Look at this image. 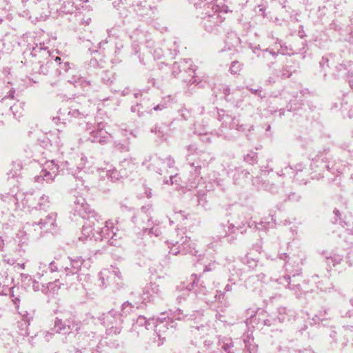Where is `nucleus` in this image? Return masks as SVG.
Masks as SVG:
<instances>
[{
	"instance_id": "f257e3e1",
	"label": "nucleus",
	"mask_w": 353,
	"mask_h": 353,
	"mask_svg": "<svg viewBox=\"0 0 353 353\" xmlns=\"http://www.w3.org/2000/svg\"><path fill=\"white\" fill-rule=\"evenodd\" d=\"M97 222L96 220H90L85 223L82 228V236L79 239L82 241L90 239L95 241L107 240L110 245L117 246L119 245V240L121 236L117 234L119 231L117 227V223L109 220L105 222L104 224L101 223L103 226L99 225L100 221Z\"/></svg>"
},
{
	"instance_id": "f03ea898",
	"label": "nucleus",
	"mask_w": 353,
	"mask_h": 353,
	"mask_svg": "<svg viewBox=\"0 0 353 353\" xmlns=\"http://www.w3.org/2000/svg\"><path fill=\"white\" fill-rule=\"evenodd\" d=\"M170 315L171 316H168V319H151L148 320L143 316H139L132 324V332L137 333V335L143 334L154 325V331L159 337V345H161L165 339V332L169 330L168 327L169 322L172 319L181 320L184 317L181 310H176Z\"/></svg>"
},
{
	"instance_id": "7ed1b4c3",
	"label": "nucleus",
	"mask_w": 353,
	"mask_h": 353,
	"mask_svg": "<svg viewBox=\"0 0 353 353\" xmlns=\"http://www.w3.org/2000/svg\"><path fill=\"white\" fill-rule=\"evenodd\" d=\"M141 303L136 302L134 304L129 301L124 302L121 308L120 312L111 310L103 314V323L107 327L106 333L108 335H117L121 333L123 322V317L127 316L141 306Z\"/></svg>"
},
{
	"instance_id": "20e7f679",
	"label": "nucleus",
	"mask_w": 353,
	"mask_h": 353,
	"mask_svg": "<svg viewBox=\"0 0 353 353\" xmlns=\"http://www.w3.org/2000/svg\"><path fill=\"white\" fill-rule=\"evenodd\" d=\"M176 232L177 236H179V240H172L168 242L170 249L169 252L174 255L181 252L201 256L199 250L196 249V243L191 241L187 236H183L182 231H177Z\"/></svg>"
},
{
	"instance_id": "39448f33",
	"label": "nucleus",
	"mask_w": 353,
	"mask_h": 353,
	"mask_svg": "<svg viewBox=\"0 0 353 353\" xmlns=\"http://www.w3.org/2000/svg\"><path fill=\"white\" fill-rule=\"evenodd\" d=\"M41 170L39 174L34 177V181L39 183H51L58 175L59 165L55 159L46 160L41 163Z\"/></svg>"
},
{
	"instance_id": "423d86ee",
	"label": "nucleus",
	"mask_w": 353,
	"mask_h": 353,
	"mask_svg": "<svg viewBox=\"0 0 353 353\" xmlns=\"http://www.w3.org/2000/svg\"><path fill=\"white\" fill-rule=\"evenodd\" d=\"M72 209L74 215H79L83 219H87L88 221L94 219L99 222V220H101V216L92 210L86 203L85 199L81 196L75 199Z\"/></svg>"
},
{
	"instance_id": "0eeeda50",
	"label": "nucleus",
	"mask_w": 353,
	"mask_h": 353,
	"mask_svg": "<svg viewBox=\"0 0 353 353\" xmlns=\"http://www.w3.org/2000/svg\"><path fill=\"white\" fill-rule=\"evenodd\" d=\"M31 54L33 57L37 58L38 62L41 63V72L43 73H45L43 70V64L45 63V61L47 65L53 63L54 61L55 62H59V64H60V57H56L54 58V57L50 54L49 50H48V47L46 46L44 43L36 44L35 46L32 48Z\"/></svg>"
},
{
	"instance_id": "6e6552de",
	"label": "nucleus",
	"mask_w": 353,
	"mask_h": 353,
	"mask_svg": "<svg viewBox=\"0 0 353 353\" xmlns=\"http://www.w3.org/2000/svg\"><path fill=\"white\" fill-rule=\"evenodd\" d=\"M208 8H210L214 13L208 14V19H205L204 25L208 30H211V27L208 26V23H212L214 26H217L222 23L225 19L223 14H226L228 11V6L222 4L221 3L216 2V3H211L208 5Z\"/></svg>"
},
{
	"instance_id": "1a4fd4ad",
	"label": "nucleus",
	"mask_w": 353,
	"mask_h": 353,
	"mask_svg": "<svg viewBox=\"0 0 353 353\" xmlns=\"http://www.w3.org/2000/svg\"><path fill=\"white\" fill-rule=\"evenodd\" d=\"M57 227V214L52 212L48 214L45 218L41 219L39 222L32 224L27 223L26 229L29 230L31 228H34V231L43 230L44 232H51L55 230Z\"/></svg>"
},
{
	"instance_id": "9d476101",
	"label": "nucleus",
	"mask_w": 353,
	"mask_h": 353,
	"mask_svg": "<svg viewBox=\"0 0 353 353\" xmlns=\"http://www.w3.org/2000/svg\"><path fill=\"white\" fill-rule=\"evenodd\" d=\"M55 332L69 334L72 331L78 333L81 330V323L74 321V319H68L67 324L61 319H57L54 321V328Z\"/></svg>"
},
{
	"instance_id": "9b49d317",
	"label": "nucleus",
	"mask_w": 353,
	"mask_h": 353,
	"mask_svg": "<svg viewBox=\"0 0 353 353\" xmlns=\"http://www.w3.org/2000/svg\"><path fill=\"white\" fill-rule=\"evenodd\" d=\"M103 124L100 123L98 129L90 133V140L93 143H106L111 139V134L103 129Z\"/></svg>"
},
{
	"instance_id": "f8f14e48",
	"label": "nucleus",
	"mask_w": 353,
	"mask_h": 353,
	"mask_svg": "<svg viewBox=\"0 0 353 353\" xmlns=\"http://www.w3.org/2000/svg\"><path fill=\"white\" fill-rule=\"evenodd\" d=\"M160 293L159 285L154 283L146 285L143 291L142 301L141 303H146L153 300Z\"/></svg>"
},
{
	"instance_id": "ddd939ff",
	"label": "nucleus",
	"mask_w": 353,
	"mask_h": 353,
	"mask_svg": "<svg viewBox=\"0 0 353 353\" xmlns=\"http://www.w3.org/2000/svg\"><path fill=\"white\" fill-rule=\"evenodd\" d=\"M65 265H70L71 268L68 272H65L67 275L70 274H77L81 270L83 263V259L81 256H77L74 259L70 257H64L63 261Z\"/></svg>"
},
{
	"instance_id": "4468645a",
	"label": "nucleus",
	"mask_w": 353,
	"mask_h": 353,
	"mask_svg": "<svg viewBox=\"0 0 353 353\" xmlns=\"http://www.w3.org/2000/svg\"><path fill=\"white\" fill-rule=\"evenodd\" d=\"M100 280L103 285L105 284V281L108 282L109 279L113 278H118L119 279H121V273L119 268L117 267L111 266L110 268L103 270L100 274Z\"/></svg>"
},
{
	"instance_id": "2eb2a0df",
	"label": "nucleus",
	"mask_w": 353,
	"mask_h": 353,
	"mask_svg": "<svg viewBox=\"0 0 353 353\" xmlns=\"http://www.w3.org/2000/svg\"><path fill=\"white\" fill-rule=\"evenodd\" d=\"M32 288L34 291H39L41 290L46 293L51 292H54L55 291L60 288V283L58 279H56L54 282H48V283H46V286H45V285L43 283L41 285V288L39 282L35 280H32Z\"/></svg>"
},
{
	"instance_id": "dca6fc26",
	"label": "nucleus",
	"mask_w": 353,
	"mask_h": 353,
	"mask_svg": "<svg viewBox=\"0 0 353 353\" xmlns=\"http://www.w3.org/2000/svg\"><path fill=\"white\" fill-rule=\"evenodd\" d=\"M111 167V165H108L106 168L101 169V171H105L106 176L110 181H117L123 177H127L128 176V173L125 171V170L118 171L117 170L112 168ZM99 170H101V169Z\"/></svg>"
},
{
	"instance_id": "f3484780",
	"label": "nucleus",
	"mask_w": 353,
	"mask_h": 353,
	"mask_svg": "<svg viewBox=\"0 0 353 353\" xmlns=\"http://www.w3.org/2000/svg\"><path fill=\"white\" fill-rule=\"evenodd\" d=\"M35 200V203H32L33 208L39 210H46L50 207L49 197L45 194H42L33 198Z\"/></svg>"
},
{
	"instance_id": "a211bd4d",
	"label": "nucleus",
	"mask_w": 353,
	"mask_h": 353,
	"mask_svg": "<svg viewBox=\"0 0 353 353\" xmlns=\"http://www.w3.org/2000/svg\"><path fill=\"white\" fill-rule=\"evenodd\" d=\"M50 137L46 138L47 139L46 142H48V143L49 142L50 146L54 145V147L57 148L58 150H59L61 149V146L63 145L61 138L59 137V132H57L54 134H50ZM42 143H43V147L48 146V144L46 143L45 139L43 141H42Z\"/></svg>"
},
{
	"instance_id": "6ab92c4d",
	"label": "nucleus",
	"mask_w": 353,
	"mask_h": 353,
	"mask_svg": "<svg viewBox=\"0 0 353 353\" xmlns=\"http://www.w3.org/2000/svg\"><path fill=\"white\" fill-rule=\"evenodd\" d=\"M63 258L58 259L54 261H52L49 264V268L52 272L56 271L68 272L70 268L68 265H65Z\"/></svg>"
},
{
	"instance_id": "aec40b11",
	"label": "nucleus",
	"mask_w": 353,
	"mask_h": 353,
	"mask_svg": "<svg viewBox=\"0 0 353 353\" xmlns=\"http://www.w3.org/2000/svg\"><path fill=\"white\" fill-rule=\"evenodd\" d=\"M22 165L20 161H14L10 165V168L7 172L8 178H16L20 176Z\"/></svg>"
},
{
	"instance_id": "412c9836",
	"label": "nucleus",
	"mask_w": 353,
	"mask_h": 353,
	"mask_svg": "<svg viewBox=\"0 0 353 353\" xmlns=\"http://www.w3.org/2000/svg\"><path fill=\"white\" fill-rule=\"evenodd\" d=\"M26 225L24 226L23 230H21L19 231L17 234V237L20 239V242L23 244L26 242L28 240V236L30 235H33L32 232L34 231V228H31L28 230L26 229Z\"/></svg>"
},
{
	"instance_id": "4be33fe9",
	"label": "nucleus",
	"mask_w": 353,
	"mask_h": 353,
	"mask_svg": "<svg viewBox=\"0 0 353 353\" xmlns=\"http://www.w3.org/2000/svg\"><path fill=\"white\" fill-rule=\"evenodd\" d=\"M89 114L88 111L83 110H79V109H71L68 112V116L70 118L83 119Z\"/></svg>"
},
{
	"instance_id": "5701e85b",
	"label": "nucleus",
	"mask_w": 353,
	"mask_h": 353,
	"mask_svg": "<svg viewBox=\"0 0 353 353\" xmlns=\"http://www.w3.org/2000/svg\"><path fill=\"white\" fill-rule=\"evenodd\" d=\"M145 3L143 6L141 3H137V11L140 12L139 14L143 16L144 14H148V11L151 10V5L150 0H145Z\"/></svg>"
},
{
	"instance_id": "b1692460",
	"label": "nucleus",
	"mask_w": 353,
	"mask_h": 353,
	"mask_svg": "<svg viewBox=\"0 0 353 353\" xmlns=\"http://www.w3.org/2000/svg\"><path fill=\"white\" fill-rule=\"evenodd\" d=\"M192 277L193 278V282L192 284V288L190 290H194L195 293H201L205 294V288L201 285V287L199 289H197L199 287V279H198L196 275H192Z\"/></svg>"
},
{
	"instance_id": "393cba45",
	"label": "nucleus",
	"mask_w": 353,
	"mask_h": 353,
	"mask_svg": "<svg viewBox=\"0 0 353 353\" xmlns=\"http://www.w3.org/2000/svg\"><path fill=\"white\" fill-rule=\"evenodd\" d=\"M19 324V334L22 336H28L29 334V332H28V326L30 325V323L26 321V320H23L20 322L18 323Z\"/></svg>"
},
{
	"instance_id": "a878e982",
	"label": "nucleus",
	"mask_w": 353,
	"mask_h": 353,
	"mask_svg": "<svg viewBox=\"0 0 353 353\" xmlns=\"http://www.w3.org/2000/svg\"><path fill=\"white\" fill-rule=\"evenodd\" d=\"M78 159L79 162L77 163V170L81 171L89 168V166H86V164L88 163V161L86 157H85L83 154H81L80 156H78Z\"/></svg>"
},
{
	"instance_id": "bb28decb",
	"label": "nucleus",
	"mask_w": 353,
	"mask_h": 353,
	"mask_svg": "<svg viewBox=\"0 0 353 353\" xmlns=\"http://www.w3.org/2000/svg\"><path fill=\"white\" fill-rule=\"evenodd\" d=\"M242 65L238 61H233L230 67V72L232 74H239L241 70Z\"/></svg>"
},
{
	"instance_id": "cd10ccee",
	"label": "nucleus",
	"mask_w": 353,
	"mask_h": 353,
	"mask_svg": "<svg viewBox=\"0 0 353 353\" xmlns=\"http://www.w3.org/2000/svg\"><path fill=\"white\" fill-rule=\"evenodd\" d=\"M18 1V3L21 4V8H26L29 7L32 3H36L39 0H17Z\"/></svg>"
},
{
	"instance_id": "c85d7f7f",
	"label": "nucleus",
	"mask_w": 353,
	"mask_h": 353,
	"mask_svg": "<svg viewBox=\"0 0 353 353\" xmlns=\"http://www.w3.org/2000/svg\"><path fill=\"white\" fill-rule=\"evenodd\" d=\"M245 161L250 163H254L256 162V156L253 154L252 156L248 154L245 157Z\"/></svg>"
},
{
	"instance_id": "c756f323",
	"label": "nucleus",
	"mask_w": 353,
	"mask_h": 353,
	"mask_svg": "<svg viewBox=\"0 0 353 353\" xmlns=\"http://www.w3.org/2000/svg\"><path fill=\"white\" fill-rule=\"evenodd\" d=\"M280 45V49L277 50L276 53L272 51H270V54H272L273 57H274L276 54H285L288 52H286L285 49L283 48V47L279 43Z\"/></svg>"
},
{
	"instance_id": "7c9ffc66",
	"label": "nucleus",
	"mask_w": 353,
	"mask_h": 353,
	"mask_svg": "<svg viewBox=\"0 0 353 353\" xmlns=\"http://www.w3.org/2000/svg\"><path fill=\"white\" fill-rule=\"evenodd\" d=\"M89 2V0H79V6H81L83 8H84L85 10L90 11L92 10V7L90 5L84 6L83 3H88Z\"/></svg>"
},
{
	"instance_id": "2f4dec72",
	"label": "nucleus",
	"mask_w": 353,
	"mask_h": 353,
	"mask_svg": "<svg viewBox=\"0 0 353 353\" xmlns=\"http://www.w3.org/2000/svg\"><path fill=\"white\" fill-rule=\"evenodd\" d=\"M216 268V263L215 262H212L209 263L208 265H205L203 271L204 272H209L214 270Z\"/></svg>"
},
{
	"instance_id": "473e14b6",
	"label": "nucleus",
	"mask_w": 353,
	"mask_h": 353,
	"mask_svg": "<svg viewBox=\"0 0 353 353\" xmlns=\"http://www.w3.org/2000/svg\"><path fill=\"white\" fill-rule=\"evenodd\" d=\"M121 135L123 137H127L128 134L133 135L134 137L136 136L135 134H133V132L132 130L128 131L126 129H121Z\"/></svg>"
},
{
	"instance_id": "72a5a7b5",
	"label": "nucleus",
	"mask_w": 353,
	"mask_h": 353,
	"mask_svg": "<svg viewBox=\"0 0 353 353\" xmlns=\"http://www.w3.org/2000/svg\"><path fill=\"white\" fill-rule=\"evenodd\" d=\"M125 165H128L129 169L133 170L135 168L134 164H132L130 162V161L125 160L123 162V166L125 167Z\"/></svg>"
},
{
	"instance_id": "f704fd0d",
	"label": "nucleus",
	"mask_w": 353,
	"mask_h": 353,
	"mask_svg": "<svg viewBox=\"0 0 353 353\" xmlns=\"http://www.w3.org/2000/svg\"><path fill=\"white\" fill-rule=\"evenodd\" d=\"M19 108H21L20 104H14V105H12V106L10 108H11V110L12 111V112H13V114H14V115L15 117H17V114H16V112H15V110H17V109H18Z\"/></svg>"
},
{
	"instance_id": "c9c22d12",
	"label": "nucleus",
	"mask_w": 353,
	"mask_h": 353,
	"mask_svg": "<svg viewBox=\"0 0 353 353\" xmlns=\"http://www.w3.org/2000/svg\"><path fill=\"white\" fill-rule=\"evenodd\" d=\"M165 161L170 168L174 165V161L171 157H168Z\"/></svg>"
},
{
	"instance_id": "e433bc0d",
	"label": "nucleus",
	"mask_w": 353,
	"mask_h": 353,
	"mask_svg": "<svg viewBox=\"0 0 353 353\" xmlns=\"http://www.w3.org/2000/svg\"><path fill=\"white\" fill-rule=\"evenodd\" d=\"M145 196L148 197V198H150L152 196V190L149 188H145Z\"/></svg>"
},
{
	"instance_id": "4c0bfd02",
	"label": "nucleus",
	"mask_w": 353,
	"mask_h": 353,
	"mask_svg": "<svg viewBox=\"0 0 353 353\" xmlns=\"http://www.w3.org/2000/svg\"><path fill=\"white\" fill-rule=\"evenodd\" d=\"M150 233H154L156 236H159V234L161 233V232L159 230L158 228H152L150 230Z\"/></svg>"
},
{
	"instance_id": "58836bf2",
	"label": "nucleus",
	"mask_w": 353,
	"mask_h": 353,
	"mask_svg": "<svg viewBox=\"0 0 353 353\" xmlns=\"http://www.w3.org/2000/svg\"><path fill=\"white\" fill-rule=\"evenodd\" d=\"M178 178L177 175H174L170 176V184L173 185L175 182H176V179Z\"/></svg>"
},
{
	"instance_id": "ea45409f",
	"label": "nucleus",
	"mask_w": 353,
	"mask_h": 353,
	"mask_svg": "<svg viewBox=\"0 0 353 353\" xmlns=\"http://www.w3.org/2000/svg\"><path fill=\"white\" fill-rule=\"evenodd\" d=\"M122 3V1L121 0H115L114 2H113V6L115 7V8H119L120 4Z\"/></svg>"
},
{
	"instance_id": "a19ab883",
	"label": "nucleus",
	"mask_w": 353,
	"mask_h": 353,
	"mask_svg": "<svg viewBox=\"0 0 353 353\" xmlns=\"http://www.w3.org/2000/svg\"><path fill=\"white\" fill-rule=\"evenodd\" d=\"M120 148L123 151H128L129 150V145L128 143L126 145H122Z\"/></svg>"
},
{
	"instance_id": "79ce46f5",
	"label": "nucleus",
	"mask_w": 353,
	"mask_h": 353,
	"mask_svg": "<svg viewBox=\"0 0 353 353\" xmlns=\"http://www.w3.org/2000/svg\"><path fill=\"white\" fill-rule=\"evenodd\" d=\"M224 290H225V291H226V292H230V291H231V290H232V285H230V284H227V285H225V289H224Z\"/></svg>"
},
{
	"instance_id": "37998d69",
	"label": "nucleus",
	"mask_w": 353,
	"mask_h": 353,
	"mask_svg": "<svg viewBox=\"0 0 353 353\" xmlns=\"http://www.w3.org/2000/svg\"><path fill=\"white\" fill-rule=\"evenodd\" d=\"M224 294L221 292H217V294H216L215 297L220 299L221 298H223Z\"/></svg>"
},
{
	"instance_id": "c03bdc74",
	"label": "nucleus",
	"mask_w": 353,
	"mask_h": 353,
	"mask_svg": "<svg viewBox=\"0 0 353 353\" xmlns=\"http://www.w3.org/2000/svg\"><path fill=\"white\" fill-rule=\"evenodd\" d=\"M5 261L7 262V263L10 264V265H12L14 264V260L13 259H8L7 261L5 260Z\"/></svg>"
},
{
	"instance_id": "a18cd8bd",
	"label": "nucleus",
	"mask_w": 353,
	"mask_h": 353,
	"mask_svg": "<svg viewBox=\"0 0 353 353\" xmlns=\"http://www.w3.org/2000/svg\"><path fill=\"white\" fill-rule=\"evenodd\" d=\"M3 246V241L1 239V237L0 236V250H1Z\"/></svg>"
},
{
	"instance_id": "49530a36",
	"label": "nucleus",
	"mask_w": 353,
	"mask_h": 353,
	"mask_svg": "<svg viewBox=\"0 0 353 353\" xmlns=\"http://www.w3.org/2000/svg\"><path fill=\"white\" fill-rule=\"evenodd\" d=\"M154 161H155V164H157V165L163 163V161L161 159H156Z\"/></svg>"
},
{
	"instance_id": "de8ad7c7",
	"label": "nucleus",
	"mask_w": 353,
	"mask_h": 353,
	"mask_svg": "<svg viewBox=\"0 0 353 353\" xmlns=\"http://www.w3.org/2000/svg\"><path fill=\"white\" fill-rule=\"evenodd\" d=\"M334 214H336V216H339V210H335L334 211Z\"/></svg>"
},
{
	"instance_id": "09e8293b",
	"label": "nucleus",
	"mask_w": 353,
	"mask_h": 353,
	"mask_svg": "<svg viewBox=\"0 0 353 353\" xmlns=\"http://www.w3.org/2000/svg\"><path fill=\"white\" fill-rule=\"evenodd\" d=\"M154 110H160L159 105H157L156 107H154Z\"/></svg>"
},
{
	"instance_id": "8fccbe9b",
	"label": "nucleus",
	"mask_w": 353,
	"mask_h": 353,
	"mask_svg": "<svg viewBox=\"0 0 353 353\" xmlns=\"http://www.w3.org/2000/svg\"><path fill=\"white\" fill-rule=\"evenodd\" d=\"M8 198L10 199V200H12L13 201L14 200V198L12 196H8Z\"/></svg>"
},
{
	"instance_id": "3c124183",
	"label": "nucleus",
	"mask_w": 353,
	"mask_h": 353,
	"mask_svg": "<svg viewBox=\"0 0 353 353\" xmlns=\"http://www.w3.org/2000/svg\"><path fill=\"white\" fill-rule=\"evenodd\" d=\"M228 347H230V345L224 346V349H225V350H227V348H228Z\"/></svg>"
},
{
	"instance_id": "603ef678",
	"label": "nucleus",
	"mask_w": 353,
	"mask_h": 353,
	"mask_svg": "<svg viewBox=\"0 0 353 353\" xmlns=\"http://www.w3.org/2000/svg\"><path fill=\"white\" fill-rule=\"evenodd\" d=\"M228 347H230V345L224 346V349H225V350H227V348H228Z\"/></svg>"
},
{
	"instance_id": "864d4df0",
	"label": "nucleus",
	"mask_w": 353,
	"mask_h": 353,
	"mask_svg": "<svg viewBox=\"0 0 353 353\" xmlns=\"http://www.w3.org/2000/svg\"><path fill=\"white\" fill-rule=\"evenodd\" d=\"M228 347H230V345L224 346V349H225V350H227V348H228Z\"/></svg>"
},
{
	"instance_id": "5fc2aeb1",
	"label": "nucleus",
	"mask_w": 353,
	"mask_h": 353,
	"mask_svg": "<svg viewBox=\"0 0 353 353\" xmlns=\"http://www.w3.org/2000/svg\"><path fill=\"white\" fill-rule=\"evenodd\" d=\"M20 266H21V268L22 269H23V268H24V267H25L24 264H21Z\"/></svg>"
},
{
	"instance_id": "6e6d98bb",
	"label": "nucleus",
	"mask_w": 353,
	"mask_h": 353,
	"mask_svg": "<svg viewBox=\"0 0 353 353\" xmlns=\"http://www.w3.org/2000/svg\"><path fill=\"white\" fill-rule=\"evenodd\" d=\"M59 114H60V116H61V117H63V116L61 110H60Z\"/></svg>"
},
{
	"instance_id": "4d7b16f0",
	"label": "nucleus",
	"mask_w": 353,
	"mask_h": 353,
	"mask_svg": "<svg viewBox=\"0 0 353 353\" xmlns=\"http://www.w3.org/2000/svg\"><path fill=\"white\" fill-rule=\"evenodd\" d=\"M72 173L74 175L76 174L75 171L72 170Z\"/></svg>"
},
{
	"instance_id": "13d9d810",
	"label": "nucleus",
	"mask_w": 353,
	"mask_h": 353,
	"mask_svg": "<svg viewBox=\"0 0 353 353\" xmlns=\"http://www.w3.org/2000/svg\"><path fill=\"white\" fill-rule=\"evenodd\" d=\"M132 111H133V112H134V111H135V110H134V108H132Z\"/></svg>"
},
{
	"instance_id": "bf43d9fd",
	"label": "nucleus",
	"mask_w": 353,
	"mask_h": 353,
	"mask_svg": "<svg viewBox=\"0 0 353 353\" xmlns=\"http://www.w3.org/2000/svg\"><path fill=\"white\" fill-rule=\"evenodd\" d=\"M165 183H167V184L169 183L168 181H166Z\"/></svg>"
}]
</instances>
